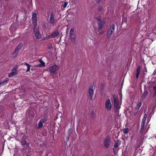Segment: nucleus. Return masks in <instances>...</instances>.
<instances>
[{"label": "nucleus", "instance_id": "1", "mask_svg": "<svg viewBox=\"0 0 156 156\" xmlns=\"http://www.w3.org/2000/svg\"><path fill=\"white\" fill-rule=\"evenodd\" d=\"M113 99L114 103L115 110V111H117L120 108L119 99L115 95H114L113 96Z\"/></svg>", "mask_w": 156, "mask_h": 156}, {"label": "nucleus", "instance_id": "2", "mask_svg": "<svg viewBox=\"0 0 156 156\" xmlns=\"http://www.w3.org/2000/svg\"><path fill=\"white\" fill-rule=\"evenodd\" d=\"M115 25L114 24L112 25L109 29H108L107 31V37L110 38L112 35L114 34L115 32Z\"/></svg>", "mask_w": 156, "mask_h": 156}, {"label": "nucleus", "instance_id": "3", "mask_svg": "<svg viewBox=\"0 0 156 156\" xmlns=\"http://www.w3.org/2000/svg\"><path fill=\"white\" fill-rule=\"evenodd\" d=\"M34 33L37 39H40L41 37L39 29V27H34L33 28Z\"/></svg>", "mask_w": 156, "mask_h": 156}, {"label": "nucleus", "instance_id": "4", "mask_svg": "<svg viewBox=\"0 0 156 156\" xmlns=\"http://www.w3.org/2000/svg\"><path fill=\"white\" fill-rule=\"evenodd\" d=\"M58 69V67L55 65L50 67L49 70L51 72V75L53 76Z\"/></svg>", "mask_w": 156, "mask_h": 156}, {"label": "nucleus", "instance_id": "5", "mask_svg": "<svg viewBox=\"0 0 156 156\" xmlns=\"http://www.w3.org/2000/svg\"><path fill=\"white\" fill-rule=\"evenodd\" d=\"M105 23L103 21L99 22L98 23V27L94 28V30L95 32H99V31L101 30Z\"/></svg>", "mask_w": 156, "mask_h": 156}, {"label": "nucleus", "instance_id": "6", "mask_svg": "<svg viewBox=\"0 0 156 156\" xmlns=\"http://www.w3.org/2000/svg\"><path fill=\"white\" fill-rule=\"evenodd\" d=\"M23 44L21 43H20L16 48L13 54L14 57H16L19 50L21 48Z\"/></svg>", "mask_w": 156, "mask_h": 156}, {"label": "nucleus", "instance_id": "7", "mask_svg": "<svg viewBox=\"0 0 156 156\" xmlns=\"http://www.w3.org/2000/svg\"><path fill=\"white\" fill-rule=\"evenodd\" d=\"M89 95L91 100H93V97L94 94V87L93 86H90L89 89Z\"/></svg>", "mask_w": 156, "mask_h": 156}, {"label": "nucleus", "instance_id": "8", "mask_svg": "<svg viewBox=\"0 0 156 156\" xmlns=\"http://www.w3.org/2000/svg\"><path fill=\"white\" fill-rule=\"evenodd\" d=\"M110 138L108 136L105 139L104 142V144L105 147L106 148H108L110 145Z\"/></svg>", "mask_w": 156, "mask_h": 156}, {"label": "nucleus", "instance_id": "9", "mask_svg": "<svg viewBox=\"0 0 156 156\" xmlns=\"http://www.w3.org/2000/svg\"><path fill=\"white\" fill-rule=\"evenodd\" d=\"M59 35V33L58 30H56L51 35L49 36V37L50 38H53L57 37Z\"/></svg>", "mask_w": 156, "mask_h": 156}, {"label": "nucleus", "instance_id": "10", "mask_svg": "<svg viewBox=\"0 0 156 156\" xmlns=\"http://www.w3.org/2000/svg\"><path fill=\"white\" fill-rule=\"evenodd\" d=\"M105 106L106 108L108 110H110L111 109L112 105L110 99H108L106 101L105 103Z\"/></svg>", "mask_w": 156, "mask_h": 156}, {"label": "nucleus", "instance_id": "11", "mask_svg": "<svg viewBox=\"0 0 156 156\" xmlns=\"http://www.w3.org/2000/svg\"><path fill=\"white\" fill-rule=\"evenodd\" d=\"M55 20L54 18V15L52 13H51L50 17L49 19V23L53 24L55 23Z\"/></svg>", "mask_w": 156, "mask_h": 156}, {"label": "nucleus", "instance_id": "12", "mask_svg": "<svg viewBox=\"0 0 156 156\" xmlns=\"http://www.w3.org/2000/svg\"><path fill=\"white\" fill-rule=\"evenodd\" d=\"M32 24L34 26V27H37V17H32Z\"/></svg>", "mask_w": 156, "mask_h": 156}, {"label": "nucleus", "instance_id": "13", "mask_svg": "<svg viewBox=\"0 0 156 156\" xmlns=\"http://www.w3.org/2000/svg\"><path fill=\"white\" fill-rule=\"evenodd\" d=\"M69 36L72 44L75 45L76 44L75 35H70Z\"/></svg>", "mask_w": 156, "mask_h": 156}, {"label": "nucleus", "instance_id": "14", "mask_svg": "<svg viewBox=\"0 0 156 156\" xmlns=\"http://www.w3.org/2000/svg\"><path fill=\"white\" fill-rule=\"evenodd\" d=\"M38 61L40 63V64H37L36 67H44L45 66V63L43 62L41 59H39Z\"/></svg>", "mask_w": 156, "mask_h": 156}, {"label": "nucleus", "instance_id": "15", "mask_svg": "<svg viewBox=\"0 0 156 156\" xmlns=\"http://www.w3.org/2000/svg\"><path fill=\"white\" fill-rule=\"evenodd\" d=\"M26 136L24 135L21 139V142L22 145H24L26 144Z\"/></svg>", "mask_w": 156, "mask_h": 156}, {"label": "nucleus", "instance_id": "16", "mask_svg": "<svg viewBox=\"0 0 156 156\" xmlns=\"http://www.w3.org/2000/svg\"><path fill=\"white\" fill-rule=\"evenodd\" d=\"M148 94V92L147 91H144L143 94L141 96L142 98L143 99H145L147 97Z\"/></svg>", "mask_w": 156, "mask_h": 156}, {"label": "nucleus", "instance_id": "17", "mask_svg": "<svg viewBox=\"0 0 156 156\" xmlns=\"http://www.w3.org/2000/svg\"><path fill=\"white\" fill-rule=\"evenodd\" d=\"M121 144V141L119 140H118L115 142L114 144V147L118 148V146Z\"/></svg>", "mask_w": 156, "mask_h": 156}, {"label": "nucleus", "instance_id": "18", "mask_svg": "<svg viewBox=\"0 0 156 156\" xmlns=\"http://www.w3.org/2000/svg\"><path fill=\"white\" fill-rule=\"evenodd\" d=\"M17 74V71L12 72L10 74H9L8 76L11 77L16 75Z\"/></svg>", "mask_w": 156, "mask_h": 156}, {"label": "nucleus", "instance_id": "19", "mask_svg": "<svg viewBox=\"0 0 156 156\" xmlns=\"http://www.w3.org/2000/svg\"><path fill=\"white\" fill-rule=\"evenodd\" d=\"M145 124V123H143V122H142L141 127L140 130V132L141 133H143L144 131Z\"/></svg>", "mask_w": 156, "mask_h": 156}, {"label": "nucleus", "instance_id": "20", "mask_svg": "<svg viewBox=\"0 0 156 156\" xmlns=\"http://www.w3.org/2000/svg\"><path fill=\"white\" fill-rule=\"evenodd\" d=\"M24 65H26L27 66V70L26 72H29L30 69V67H31L30 65L27 63L26 62H25L24 63Z\"/></svg>", "mask_w": 156, "mask_h": 156}, {"label": "nucleus", "instance_id": "21", "mask_svg": "<svg viewBox=\"0 0 156 156\" xmlns=\"http://www.w3.org/2000/svg\"><path fill=\"white\" fill-rule=\"evenodd\" d=\"M105 32V31L102 30H101L100 31H99V32H96L97 34V35H103Z\"/></svg>", "mask_w": 156, "mask_h": 156}, {"label": "nucleus", "instance_id": "22", "mask_svg": "<svg viewBox=\"0 0 156 156\" xmlns=\"http://www.w3.org/2000/svg\"><path fill=\"white\" fill-rule=\"evenodd\" d=\"M141 105L142 103L141 102H139L137 104V105L136 107V109L138 111L139 108H140V107L141 106Z\"/></svg>", "mask_w": 156, "mask_h": 156}, {"label": "nucleus", "instance_id": "23", "mask_svg": "<svg viewBox=\"0 0 156 156\" xmlns=\"http://www.w3.org/2000/svg\"><path fill=\"white\" fill-rule=\"evenodd\" d=\"M147 117V115H146V114H144V116L143 117V118L142 119V122H143V123L146 122V119Z\"/></svg>", "mask_w": 156, "mask_h": 156}, {"label": "nucleus", "instance_id": "24", "mask_svg": "<svg viewBox=\"0 0 156 156\" xmlns=\"http://www.w3.org/2000/svg\"><path fill=\"white\" fill-rule=\"evenodd\" d=\"M43 123L41 121L39 122L38 123V128H41L43 126Z\"/></svg>", "mask_w": 156, "mask_h": 156}, {"label": "nucleus", "instance_id": "25", "mask_svg": "<svg viewBox=\"0 0 156 156\" xmlns=\"http://www.w3.org/2000/svg\"><path fill=\"white\" fill-rule=\"evenodd\" d=\"M70 35H72L74 34V30L73 28H71L70 31V33H69Z\"/></svg>", "mask_w": 156, "mask_h": 156}, {"label": "nucleus", "instance_id": "26", "mask_svg": "<svg viewBox=\"0 0 156 156\" xmlns=\"http://www.w3.org/2000/svg\"><path fill=\"white\" fill-rule=\"evenodd\" d=\"M8 82V80H5L0 83V85H4L6 84Z\"/></svg>", "mask_w": 156, "mask_h": 156}, {"label": "nucleus", "instance_id": "27", "mask_svg": "<svg viewBox=\"0 0 156 156\" xmlns=\"http://www.w3.org/2000/svg\"><path fill=\"white\" fill-rule=\"evenodd\" d=\"M122 131L124 133H126L128 132L129 130L128 128L124 129H123Z\"/></svg>", "mask_w": 156, "mask_h": 156}, {"label": "nucleus", "instance_id": "28", "mask_svg": "<svg viewBox=\"0 0 156 156\" xmlns=\"http://www.w3.org/2000/svg\"><path fill=\"white\" fill-rule=\"evenodd\" d=\"M153 89L154 90V97L156 96V87H154Z\"/></svg>", "mask_w": 156, "mask_h": 156}, {"label": "nucleus", "instance_id": "29", "mask_svg": "<svg viewBox=\"0 0 156 156\" xmlns=\"http://www.w3.org/2000/svg\"><path fill=\"white\" fill-rule=\"evenodd\" d=\"M117 147H114V148H113V151H114V153L116 154H117Z\"/></svg>", "mask_w": 156, "mask_h": 156}, {"label": "nucleus", "instance_id": "30", "mask_svg": "<svg viewBox=\"0 0 156 156\" xmlns=\"http://www.w3.org/2000/svg\"><path fill=\"white\" fill-rule=\"evenodd\" d=\"M47 154L46 156H52V154L51 152L47 151L46 153Z\"/></svg>", "mask_w": 156, "mask_h": 156}, {"label": "nucleus", "instance_id": "31", "mask_svg": "<svg viewBox=\"0 0 156 156\" xmlns=\"http://www.w3.org/2000/svg\"><path fill=\"white\" fill-rule=\"evenodd\" d=\"M18 69V66H14V68L12 69V72L16 71V70Z\"/></svg>", "mask_w": 156, "mask_h": 156}, {"label": "nucleus", "instance_id": "32", "mask_svg": "<svg viewBox=\"0 0 156 156\" xmlns=\"http://www.w3.org/2000/svg\"><path fill=\"white\" fill-rule=\"evenodd\" d=\"M46 121L47 120L46 118L42 119L41 120V121L43 123H45Z\"/></svg>", "mask_w": 156, "mask_h": 156}, {"label": "nucleus", "instance_id": "33", "mask_svg": "<svg viewBox=\"0 0 156 156\" xmlns=\"http://www.w3.org/2000/svg\"><path fill=\"white\" fill-rule=\"evenodd\" d=\"M140 69H141V67H140V66H138V67L137 68V70H136V72H140Z\"/></svg>", "mask_w": 156, "mask_h": 156}, {"label": "nucleus", "instance_id": "34", "mask_svg": "<svg viewBox=\"0 0 156 156\" xmlns=\"http://www.w3.org/2000/svg\"><path fill=\"white\" fill-rule=\"evenodd\" d=\"M37 15L36 13L33 12L32 15V17H37Z\"/></svg>", "mask_w": 156, "mask_h": 156}, {"label": "nucleus", "instance_id": "35", "mask_svg": "<svg viewBox=\"0 0 156 156\" xmlns=\"http://www.w3.org/2000/svg\"><path fill=\"white\" fill-rule=\"evenodd\" d=\"M67 4H68V3L67 2H65L63 5V7L64 8L66 7L67 5Z\"/></svg>", "mask_w": 156, "mask_h": 156}, {"label": "nucleus", "instance_id": "36", "mask_svg": "<svg viewBox=\"0 0 156 156\" xmlns=\"http://www.w3.org/2000/svg\"><path fill=\"white\" fill-rule=\"evenodd\" d=\"M96 19L99 22H102L101 20V19L100 17H97L96 18Z\"/></svg>", "mask_w": 156, "mask_h": 156}, {"label": "nucleus", "instance_id": "37", "mask_svg": "<svg viewBox=\"0 0 156 156\" xmlns=\"http://www.w3.org/2000/svg\"><path fill=\"white\" fill-rule=\"evenodd\" d=\"M140 72H136V78H138V76H139V74H140Z\"/></svg>", "mask_w": 156, "mask_h": 156}, {"label": "nucleus", "instance_id": "38", "mask_svg": "<svg viewBox=\"0 0 156 156\" xmlns=\"http://www.w3.org/2000/svg\"><path fill=\"white\" fill-rule=\"evenodd\" d=\"M102 7L101 6H99V7L98 8V10L99 11H101V10L102 9Z\"/></svg>", "mask_w": 156, "mask_h": 156}, {"label": "nucleus", "instance_id": "39", "mask_svg": "<svg viewBox=\"0 0 156 156\" xmlns=\"http://www.w3.org/2000/svg\"><path fill=\"white\" fill-rule=\"evenodd\" d=\"M101 0H96V3H99Z\"/></svg>", "mask_w": 156, "mask_h": 156}, {"label": "nucleus", "instance_id": "40", "mask_svg": "<svg viewBox=\"0 0 156 156\" xmlns=\"http://www.w3.org/2000/svg\"><path fill=\"white\" fill-rule=\"evenodd\" d=\"M51 47H52V46L51 45H48V48H49V49H51Z\"/></svg>", "mask_w": 156, "mask_h": 156}, {"label": "nucleus", "instance_id": "41", "mask_svg": "<svg viewBox=\"0 0 156 156\" xmlns=\"http://www.w3.org/2000/svg\"><path fill=\"white\" fill-rule=\"evenodd\" d=\"M73 14H69L67 15V16H70L71 15H73Z\"/></svg>", "mask_w": 156, "mask_h": 156}, {"label": "nucleus", "instance_id": "42", "mask_svg": "<svg viewBox=\"0 0 156 156\" xmlns=\"http://www.w3.org/2000/svg\"><path fill=\"white\" fill-rule=\"evenodd\" d=\"M69 140V137H68L67 138V141H68Z\"/></svg>", "mask_w": 156, "mask_h": 156}, {"label": "nucleus", "instance_id": "43", "mask_svg": "<svg viewBox=\"0 0 156 156\" xmlns=\"http://www.w3.org/2000/svg\"><path fill=\"white\" fill-rule=\"evenodd\" d=\"M27 156H28V155H27Z\"/></svg>", "mask_w": 156, "mask_h": 156}]
</instances>
